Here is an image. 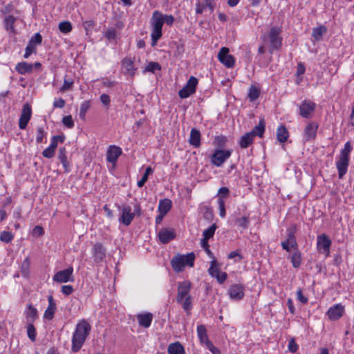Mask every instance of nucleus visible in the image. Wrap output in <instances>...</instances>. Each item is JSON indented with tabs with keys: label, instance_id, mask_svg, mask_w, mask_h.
<instances>
[{
	"label": "nucleus",
	"instance_id": "nucleus-10",
	"mask_svg": "<svg viewBox=\"0 0 354 354\" xmlns=\"http://www.w3.org/2000/svg\"><path fill=\"white\" fill-rule=\"evenodd\" d=\"M73 268L69 267L65 270L59 271L53 276V281L58 283H66L68 281H73L74 278L73 277Z\"/></svg>",
	"mask_w": 354,
	"mask_h": 354
},
{
	"label": "nucleus",
	"instance_id": "nucleus-12",
	"mask_svg": "<svg viewBox=\"0 0 354 354\" xmlns=\"http://www.w3.org/2000/svg\"><path fill=\"white\" fill-rule=\"evenodd\" d=\"M32 110L28 104H25L23 106L21 114L19 120V127L20 129H25L31 118Z\"/></svg>",
	"mask_w": 354,
	"mask_h": 354
},
{
	"label": "nucleus",
	"instance_id": "nucleus-38",
	"mask_svg": "<svg viewBox=\"0 0 354 354\" xmlns=\"http://www.w3.org/2000/svg\"><path fill=\"white\" fill-rule=\"evenodd\" d=\"M291 263L292 266L295 268H299L301 266V252L298 249L295 250V252L291 256Z\"/></svg>",
	"mask_w": 354,
	"mask_h": 354
},
{
	"label": "nucleus",
	"instance_id": "nucleus-36",
	"mask_svg": "<svg viewBox=\"0 0 354 354\" xmlns=\"http://www.w3.org/2000/svg\"><path fill=\"white\" fill-rule=\"evenodd\" d=\"M181 304L182 308L186 312L187 315L191 314V310L193 308L192 297H187L182 299V302H177Z\"/></svg>",
	"mask_w": 354,
	"mask_h": 354
},
{
	"label": "nucleus",
	"instance_id": "nucleus-51",
	"mask_svg": "<svg viewBox=\"0 0 354 354\" xmlns=\"http://www.w3.org/2000/svg\"><path fill=\"white\" fill-rule=\"evenodd\" d=\"M209 275L212 277H217V274L220 272V269L218 267V264L215 260L211 261V266L208 269Z\"/></svg>",
	"mask_w": 354,
	"mask_h": 354
},
{
	"label": "nucleus",
	"instance_id": "nucleus-21",
	"mask_svg": "<svg viewBox=\"0 0 354 354\" xmlns=\"http://www.w3.org/2000/svg\"><path fill=\"white\" fill-rule=\"evenodd\" d=\"M93 253L94 261L96 263L102 262L106 257V249L100 243H97L93 245Z\"/></svg>",
	"mask_w": 354,
	"mask_h": 354
},
{
	"label": "nucleus",
	"instance_id": "nucleus-14",
	"mask_svg": "<svg viewBox=\"0 0 354 354\" xmlns=\"http://www.w3.org/2000/svg\"><path fill=\"white\" fill-rule=\"evenodd\" d=\"M122 68L124 70V73L133 77L136 74L137 68L134 66L133 60L131 57H125L122 62Z\"/></svg>",
	"mask_w": 354,
	"mask_h": 354
},
{
	"label": "nucleus",
	"instance_id": "nucleus-61",
	"mask_svg": "<svg viewBox=\"0 0 354 354\" xmlns=\"http://www.w3.org/2000/svg\"><path fill=\"white\" fill-rule=\"evenodd\" d=\"M35 50L36 47L34 45H32V44H28L25 50L24 57L26 59L29 57L32 53L35 52Z\"/></svg>",
	"mask_w": 354,
	"mask_h": 354
},
{
	"label": "nucleus",
	"instance_id": "nucleus-60",
	"mask_svg": "<svg viewBox=\"0 0 354 354\" xmlns=\"http://www.w3.org/2000/svg\"><path fill=\"white\" fill-rule=\"evenodd\" d=\"M203 209L205 210L203 213V217L204 218L207 220H211L213 218V211L212 209L209 206H205L203 207Z\"/></svg>",
	"mask_w": 354,
	"mask_h": 354
},
{
	"label": "nucleus",
	"instance_id": "nucleus-30",
	"mask_svg": "<svg viewBox=\"0 0 354 354\" xmlns=\"http://www.w3.org/2000/svg\"><path fill=\"white\" fill-rule=\"evenodd\" d=\"M167 351L169 354H185L184 347L179 342L170 344Z\"/></svg>",
	"mask_w": 354,
	"mask_h": 354
},
{
	"label": "nucleus",
	"instance_id": "nucleus-42",
	"mask_svg": "<svg viewBox=\"0 0 354 354\" xmlns=\"http://www.w3.org/2000/svg\"><path fill=\"white\" fill-rule=\"evenodd\" d=\"M326 32V27L324 26H320L313 29L312 36L315 38L316 41H319L322 39V35Z\"/></svg>",
	"mask_w": 354,
	"mask_h": 354
},
{
	"label": "nucleus",
	"instance_id": "nucleus-50",
	"mask_svg": "<svg viewBox=\"0 0 354 354\" xmlns=\"http://www.w3.org/2000/svg\"><path fill=\"white\" fill-rule=\"evenodd\" d=\"M27 335L32 342L35 341L37 333L36 329L32 323H28L27 326Z\"/></svg>",
	"mask_w": 354,
	"mask_h": 354
},
{
	"label": "nucleus",
	"instance_id": "nucleus-64",
	"mask_svg": "<svg viewBox=\"0 0 354 354\" xmlns=\"http://www.w3.org/2000/svg\"><path fill=\"white\" fill-rule=\"evenodd\" d=\"M55 151L53 149H51L50 147H47L46 149H45L43 152H42V155L45 157V158H51L54 156L55 155Z\"/></svg>",
	"mask_w": 354,
	"mask_h": 354
},
{
	"label": "nucleus",
	"instance_id": "nucleus-11",
	"mask_svg": "<svg viewBox=\"0 0 354 354\" xmlns=\"http://www.w3.org/2000/svg\"><path fill=\"white\" fill-rule=\"evenodd\" d=\"M218 60L226 67L232 68L234 66V57L229 54V49L226 47L221 48L218 54Z\"/></svg>",
	"mask_w": 354,
	"mask_h": 354
},
{
	"label": "nucleus",
	"instance_id": "nucleus-15",
	"mask_svg": "<svg viewBox=\"0 0 354 354\" xmlns=\"http://www.w3.org/2000/svg\"><path fill=\"white\" fill-rule=\"evenodd\" d=\"M158 236L160 241L163 244H166L173 240L176 234L173 229L162 228L159 231Z\"/></svg>",
	"mask_w": 354,
	"mask_h": 354
},
{
	"label": "nucleus",
	"instance_id": "nucleus-41",
	"mask_svg": "<svg viewBox=\"0 0 354 354\" xmlns=\"http://www.w3.org/2000/svg\"><path fill=\"white\" fill-rule=\"evenodd\" d=\"M230 189L226 187H221L217 193L216 196L218 197V203L220 201L225 202V200L229 197Z\"/></svg>",
	"mask_w": 354,
	"mask_h": 354
},
{
	"label": "nucleus",
	"instance_id": "nucleus-17",
	"mask_svg": "<svg viewBox=\"0 0 354 354\" xmlns=\"http://www.w3.org/2000/svg\"><path fill=\"white\" fill-rule=\"evenodd\" d=\"M134 216L135 213L131 212V207L129 205H126L122 209V215L119 220L124 225L128 226L131 223Z\"/></svg>",
	"mask_w": 354,
	"mask_h": 354
},
{
	"label": "nucleus",
	"instance_id": "nucleus-43",
	"mask_svg": "<svg viewBox=\"0 0 354 354\" xmlns=\"http://www.w3.org/2000/svg\"><path fill=\"white\" fill-rule=\"evenodd\" d=\"M91 101L90 100H86L84 101L81 105H80V118L84 120L86 118V113L87 111L91 108Z\"/></svg>",
	"mask_w": 354,
	"mask_h": 354
},
{
	"label": "nucleus",
	"instance_id": "nucleus-33",
	"mask_svg": "<svg viewBox=\"0 0 354 354\" xmlns=\"http://www.w3.org/2000/svg\"><path fill=\"white\" fill-rule=\"evenodd\" d=\"M171 207V201L165 198L160 200L158 204V212L159 213L166 215Z\"/></svg>",
	"mask_w": 354,
	"mask_h": 354
},
{
	"label": "nucleus",
	"instance_id": "nucleus-63",
	"mask_svg": "<svg viewBox=\"0 0 354 354\" xmlns=\"http://www.w3.org/2000/svg\"><path fill=\"white\" fill-rule=\"evenodd\" d=\"M73 290L74 289L71 285H64L62 286V292L66 296L72 294Z\"/></svg>",
	"mask_w": 354,
	"mask_h": 354
},
{
	"label": "nucleus",
	"instance_id": "nucleus-23",
	"mask_svg": "<svg viewBox=\"0 0 354 354\" xmlns=\"http://www.w3.org/2000/svg\"><path fill=\"white\" fill-rule=\"evenodd\" d=\"M137 319L140 326L147 328L151 324L153 315L151 313L138 314Z\"/></svg>",
	"mask_w": 354,
	"mask_h": 354
},
{
	"label": "nucleus",
	"instance_id": "nucleus-48",
	"mask_svg": "<svg viewBox=\"0 0 354 354\" xmlns=\"http://www.w3.org/2000/svg\"><path fill=\"white\" fill-rule=\"evenodd\" d=\"M104 36L109 41L115 40L118 37V32L115 28H110L104 32Z\"/></svg>",
	"mask_w": 354,
	"mask_h": 354
},
{
	"label": "nucleus",
	"instance_id": "nucleus-32",
	"mask_svg": "<svg viewBox=\"0 0 354 354\" xmlns=\"http://www.w3.org/2000/svg\"><path fill=\"white\" fill-rule=\"evenodd\" d=\"M163 24L162 13L158 10L154 11L151 17L152 27L162 28Z\"/></svg>",
	"mask_w": 354,
	"mask_h": 354
},
{
	"label": "nucleus",
	"instance_id": "nucleus-37",
	"mask_svg": "<svg viewBox=\"0 0 354 354\" xmlns=\"http://www.w3.org/2000/svg\"><path fill=\"white\" fill-rule=\"evenodd\" d=\"M16 17H15L12 15H8L5 17L3 22H4V26L6 30L10 31L12 32H15V28L13 26L15 21Z\"/></svg>",
	"mask_w": 354,
	"mask_h": 354
},
{
	"label": "nucleus",
	"instance_id": "nucleus-31",
	"mask_svg": "<svg viewBox=\"0 0 354 354\" xmlns=\"http://www.w3.org/2000/svg\"><path fill=\"white\" fill-rule=\"evenodd\" d=\"M38 318L37 310L31 304L28 306V310L26 311V319L28 323H33Z\"/></svg>",
	"mask_w": 354,
	"mask_h": 354
},
{
	"label": "nucleus",
	"instance_id": "nucleus-5",
	"mask_svg": "<svg viewBox=\"0 0 354 354\" xmlns=\"http://www.w3.org/2000/svg\"><path fill=\"white\" fill-rule=\"evenodd\" d=\"M231 150H224L222 149H215L211 155L210 161L212 165L216 167H221L223 163L230 157Z\"/></svg>",
	"mask_w": 354,
	"mask_h": 354
},
{
	"label": "nucleus",
	"instance_id": "nucleus-59",
	"mask_svg": "<svg viewBox=\"0 0 354 354\" xmlns=\"http://www.w3.org/2000/svg\"><path fill=\"white\" fill-rule=\"evenodd\" d=\"M62 122L65 127L71 129L74 127V122L71 115H66L62 118Z\"/></svg>",
	"mask_w": 354,
	"mask_h": 354
},
{
	"label": "nucleus",
	"instance_id": "nucleus-3",
	"mask_svg": "<svg viewBox=\"0 0 354 354\" xmlns=\"http://www.w3.org/2000/svg\"><path fill=\"white\" fill-rule=\"evenodd\" d=\"M194 260L195 254L194 252H190L186 255L177 254L171 259V265L176 272H180L183 270L186 266L193 267Z\"/></svg>",
	"mask_w": 354,
	"mask_h": 354
},
{
	"label": "nucleus",
	"instance_id": "nucleus-40",
	"mask_svg": "<svg viewBox=\"0 0 354 354\" xmlns=\"http://www.w3.org/2000/svg\"><path fill=\"white\" fill-rule=\"evenodd\" d=\"M162 28L152 27L151 31V46H155L157 44L158 40L162 37Z\"/></svg>",
	"mask_w": 354,
	"mask_h": 354
},
{
	"label": "nucleus",
	"instance_id": "nucleus-24",
	"mask_svg": "<svg viewBox=\"0 0 354 354\" xmlns=\"http://www.w3.org/2000/svg\"><path fill=\"white\" fill-rule=\"evenodd\" d=\"M201 134L199 130L193 128L190 132L189 142L195 148H198L201 146Z\"/></svg>",
	"mask_w": 354,
	"mask_h": 354
},
{
	"label": "nucleus",
	"instance_id": "nucleus-6",
	"mask_svg": "<svg viewBox=\"0 0 354 354\" xmlns=\"http://www.w3.org/2000/svg\"><path fill=\"white\" fill-rule=\"evenodd\" d=\"M197 84V78L194 76L190 77L186 84L179 91V97L185 99L194 94L196 92Z\"/></svg>",
	"mask_w": 354,
	"mask_h": 354
},
{
	"label": "nucleus",
	"instance_id": "nucleus-47",
	"mask_svg": "<svg viewBox=\"0 0 354 354\" xmlns=\"http://www.w3.org/2000/svg\"><path fill=\"white\" fill-rule=\"evenodd\" d=\"M216 228H217L216 224L213 223L210 227H209L207 229H206L203 231V238L209 240L210 238L213 237Z\"/></svg>",
	"mask_w": 354,
	"mask_h": 354
},
{
	"label": "nucleus",
	"instance_id": "nucleus-56",
	"mask_svg": "<svg viewBox=\"0 0 354 354\" xmlns=\"http://www.w3.org/2000/svg\"><path fill=\"white\" fill-rule=\"evenodd\" d=\"M46 136V132L43 127H38L37 129L36 142L37 143H41L44 138Z\"/></svg>",
	"mask_w": 354,
	"mask_h": 354
},
{
	"label": "nucleus",
	"instance_id": "nucleus-18",
	"mask_svg": "<svg viewBox=\"0 0 354 354\" xmlns=\"http://www.w3.org/2000/svg\"><path fill=\"white\" fill-rule=\"evenodd\" d=\"M244 286L242 284H234L229 288L230 297L234 300H240L244 296Z\"/></svg>",
	"mask_w": 354,
	"mask_h": 354
},
{
	"label": "nucleus",
	"instance_id": "nucleus-62",
	"mask_svg": "<svg viewBox=\"0 0 354 354\" xmlns=\"http://www.w3.org/2000/svg\"><path fill=\"white\" fill-rule=\"evenodd\" d=\"M297 298L302 304H306L308 302V298L303 295L302 290L299 288L297 290Z\"/></svg>",
	"mask_w": 354,
	"mask_h": 354
},
{
	"label": "nucleus",
	"instance_id": "nucleus-25",
	"mask_svg": "<svg viewBox=\"0 0 354 354\" xmlns=\"http://www.w3.org/2000/svg\"><path fill=\"white\" fill-rule=\"evenodd\" d=\"M214 8V5L212 0H204V2L196 4V12L198 14H201L204 10H209L210 12H212Z\"/></svg>",
	"mask_w": 354,
	"mask_h": 354
},
{
	"label": "nucleus",
	"instance_id": "nucleus-2",
	"mask_svg": "<svg viewBox=\"0 0 354 354\" xmlns=\"http://www.w3.org/2000/svg\"><path fill=\"white\" fill-rule=\"evenodd\" d=\"M353 148L350 142H346L344 148L340 151L336 167L338 171V176L342 178L346 174L350 160V154Z\"/></svg>",
	"mask_w": 354,
	"mask_h": 354
},
{
	"label": "nucleus",
	"instance_id": "nucleus-1",
	"mask_svg": "<svg viewBox=\"0 0 354 354\" xmlns=\"http://www.w3.org/2000/svg\"><path fill=\"white\" fill-rule=\"evenodd\" d=\"M91 329V325L84 319L76 325L72 337L71 350L73 352L76 353L80 350L88 336Z\"/></svg>",
	"mask_w": 354,
	"mask_h": 354
},
{
	"label": "nucleus",
	"instance_id": "nucleus-8",
	"mask_svg": "<svg viewBox=\"0 0 354 354\" xmlns=\"http://www.w3.org/2000/svg\"><path fill=\"white\" fill-rule=\"evenodd\" d=\"M316 108V104L310 100H304L299 106V115L304 118H310Z\"/></svg>",
	"mask_w": 354,
	"mask_h": 354
},
{
	"label": "nucleus",
	"instance_id": "nucleus-57",
	"mask_svg": "<svg viewBox=\"0 0 354 354\" xmlns=\"http://www.w3.org/2000/svg\"><path fill=\"white\" fill-rule=\"evenodd\" d=\"M227 142L226 137L223 136H217L215 138L214 143L215 145L219 147V149H221L225 147V143Z\"/></svg>",
	"mask_w": 354,
	"mask_h": 354
},
{
	"label": "nucleus",
	"instance_id": "nucleus-53",
	"mask_svg": "<svg viewBox=\"0 0 354 354\" xmlns=\"http://www.w3.org/2000/svg\"><path fill=\"white\" fill-rule=\"evenodd\" d=\"M59 30L62 33H68L72 30V25L68 21H62L59 24Z\"/></svg>",
	"mask_w": 354,
	"mask_h": 354
},
{
	"label": "nucleus",
	"instance_id": "nucleus-7",
	"mask_svg": "<svg viewBox=\"0 0 354 354\" xmlns=\"http://www.w3.org/2000/svg\"><path fill=\"white\" fill-rule=\"evenodd\" d=\"M295 227L292 226L287 230L288 237L286 240L281 242V245L283 250L290 252V249H298V244L297 243L296 237L295 236Z\"/></svg>",
	"mask_w": 354,
	"mask_h": 354
},
{
	"label": "nucleus",
	"instance_id": "nucleus-45",
	"mask_svg": "<svg viewBox=\"0 0 354 354\" xmlns=\"http://www.w3.org/2000/svg\"><path fill=\"white\" fill-rule=\"evenodd\" d=\"M153 173V169L151 167H147L142 178L138 181L137 185L139 187H142L145 183L147 181L148 177Z\"/></svg>",
	"mask_w": 354,
	"mask_h": 354
},
{
	"label": "nucleus",
	"instance_id": "nucleus-58",
	"mask_svg": "<svg viewBox=\"0 0 354 354\" xmlns=\"http://www.w3.org/2000/svg\"><path fill=\"white\" fill-rule=\"evenodd\" d=\"M41 41H42V37L39 32H37V33H35L30 38L28 44H32V45H34L35 46L37 44H41Z\"/></svg>",
	"mask_w": 354,
	"mask_h": 354
},
{
	"label": "nucleus",
	"instance_id": "nucleus-26",
	"mask_svg": "<svg viewBox=\"0 0 354 354\" xmlns=\"http://www.w3.org/2000/svg\"><path fill=\"white\" fill-rule=\"evenodd\" d=\"M58 159L62 164L64 168V171L66 173L69 172L71 169L69 163L67 161V151L65 147H61L59 149Z\"/></svg>",
	"mask_w": 354,
	"mask_h": 354
},
{
	"label": "nucleus",
	"instance_id": "nucleus-19",
	"mask_svg": "<svg viewBox=\"0 0 354 354\" xmlns=\"http://www.w3.org/2000/svg\"><path fill=\"white\" fill-rule=\"evenodd\" d=\"M344 308L340 304H336L330 307L327 311V315L331 320H337L342 317Z\"/></svg>",
	"mask_w": 354,
	"mask_h": 354
},
{
	"label": "nucleus",
	"instance_id": "nucleus-55",
	"mask_svg": "<svg viewBox=\"0 0 354 354\" xmlns=\"http://www.w3.org/2000/svg\"><path fill=\"white\" fill-rule=\"evenodd\" d=\"M161 66L158 62H150L145 67V71L155 73L156 71H160Z\"/></svg>",
	"mask_w": 354,
	"mask_h": 354
},
{
	"label": "nucleus",
	"instance_id": "nucleus-54",
	"mask_svg": "<svg viewBox=\"0 0 354 354\" xmlns=\"http://www.w3.org/2000/svg\"><path fill=\"white\" fill-rule=\"evenodd\" d=\"M14 236L10 232L3 231L0 234V241L8 243L12 241Z\"/></svg>",
	"mask_w": 354,
	"mask_h": 354
},
{
	"label": "nucleus",
	"instance_id": "nucleus-49",
	"mask_svg": "<svg viewBox=\"0 0 354 354\" xmlns=\"http://www.w3.org/2000/svg\"><path fill=\"white\" fill-rule=\"evenodd\" d=\"M236 224L243 229H246L248 227L250 220L248 216H242L240 218H237L235 221Z\"/></svg>",
	"mask_w": 354,
	"mask_h": 354
},
{
	"label": "nucleus",
	"instance_id": "nucleus-34",
	"mask_svg": "<svg viewBox=\"0 0 354 354\" xmlns=\"http://www.w3.org/2000/svg\"><path fill=\"white\" fill-rule=\"evenodd\" d=\"M288 136L289 133L283 125H281L278 127L277 131V138L279 142H285L288 140Z\"/></svg>",
	"mask_w": 354,
	"mask_h": 354
},
{
	"label": "nucleus",
	"instance_id": "nucleus-22",
	"mask_svg": "<svg viewBox=\"0 0 354 354\" xmlns=\"http://www.w3.org/2000/svg\"><path fill=\"white\" fill-rule=\"evenodd\" d=\"M48 306L44 312V318L48 320H52L54 317V315L57 309L56 304L52 295H49L48 297Z\"/></svg>",
	"mask_w": 354,
	"mask_h": 354
},
{
	"label": "nucleus",
	"instance_id": "nucleus-9",
	"mask_svg": "<svg viewBox=\"0 0 354 354\" xmlns=\"http://www.w3.org/2000/svg\"><path fill=\"white\" fill-rule=\"evenodd\" d=\"M192 285L189 281H183L178 283V293L176 295V301L182 302V299L187 297H192L189 295Z\"/></svg>",
	"mask_w": 354,
	"mask_h": 354
},
{
	"label": "nucleus",
	"instance_id": "nucleus-16",
	"mask_svg": "<svg viewBox=\"0 0 354 354\" xmlns=\"http://www.w3.org/2000/svg\"><path fill=\"white\" fill-rule=\"evenodd\" d=\"M122 153V151L120 147L115 145H111L107 150L106 160L109 162L115 164Z\"/></svg>",
	"mask_w": 354,
	"mask_h": 354
},
{
	"label": "nucleus",
	"instance_id": "nucleus-27",
	"mask_svg": "<svg viewBox=\"0 0 354 354\" xmlns=\"http://www.w3.org/2000/svg\"><path fill=\"white\" fill-rule=\"evenodd\" d=\"M254 137L253 133L248 132L242 136L239 140V144L241 148L245 149L252 144Z\"/></svg>",
	"mask_w": 354,
	"mask_h": 354
},
{
	"label": "nucleus",
	"instance_id": "nucleus-35",
	"mask_svg": "<svg viewBox=\"0 0 354 354\" xmlns=\"http://www.w3.org/2000/svg\"><path fill=\"white\" fill-rule=\"evenodd\" d=\"M265 127V122L264 119L263 118L259 120V124L255 126L250 133H253V136L254 138L256 136L261 138L264 133Z\"/></svg>",
	"mask_w": 354,
	"mask_h": 354
},
{
	"label": "nucleus",
	"instance_id": "nucleus-13",
	"mask_svg": "<svg viewBox=\"0 0 354 354\" xmlns=\"http://www.w3.org/2000/svg\"><path fill=\"white\" fill-rule=\"evenodd\" d=\"M318 127V124L315 122H311L306 127L304 132V139L305 141L316 138Z\"/></svg>",
	"mask_w": 354,
	"mask_h": 354
},
{
	"label": "nucleus",
	"instance_id": "nucleus-44",
	"mask_svg": "<svg viewBox=\"0 0 354 354\" xmlns=\"http://www.w3.org/2000/svg\"><path fill=\"white\" fill-rule=\"evenodd\" d=\"M260 95V91L255 86H251L248 91V98L250 101L253 102L256 100Z\"/></svg>",
	"mask_w": 354,
	"mask_h": 354
},
{
	"label": "nucleus",
	"instance_id": "nucleus-28",
	"mask_svg": "<svg viewBox=\"0 0 354 354\" xmlns=\"http://www.w3.org/2000/svg\"><path fill=\"white\" fill-rule=\"evenodd\" d=\"M15 70L21 75L31 73L32 71V64H29L26 62H21L16 65Z\"/></svg>",
	"mask_w": 354,
	"mask_h": 354
},
{
	"label": "nucleus",
	"instance_id": "nucleus-52",
	"mask_svg": "<svg viewBox=\"0 0 354 354\" xmlns=\"http://www.w3.org/2000/svg\"><path fill=\"white\" fill-rule=\"evenodd\" d=\"M74 82L72 80H67L64 77V84L59 88V92L64 93L67 91L71 90L73 86Z\"/></svg>",
	"mask_w": 354,
	"mask_h": 354
},
{
	"label": "nucleus",
	"instance_id": "nucleus-46",
	"mask_svg": "<svg viewBox=\"0 0 354 354\" xmlns=\"http://www.w3.org/2000/svg\"><path fill=\"white\" fill-rule=\"evenodd\" d=\"M65 136L64 135H59V136H55L51 138V142L49 146L51 149H53L54 150L56 149L57 147L58 142L62 143L65 140Z\"/></svg>",
	"mask_w": 354,
	"mask_h": 354
},
{
	"label": "nucleus",
	"instance_id": "nucleus-29",
	"mask_svg": "<svg viewBox=\"0 0 354 354\" xmlns=\"http://www.w3.org/2000/svg\"><path fill=\"white\" fill-rule=\"evenodd\" d=\"M197 335L199 338L200 342L202 344H205L206 346L207 344V342H211L209 340L207 333V329L204 325L201 324L197 326Z\"/></svg>",
	"mask_w": 354,
	"mask_h": 354
},
{
	"label": "nucleus",
	"instance_id": "nucleus-20",
	"mask_svg": "<svg viewBox=\"0 0 354 354\" xmlns=\"http://www.w3.org/2000/svg\"><path fill=\"white\" fill-rule=\"evenodd\" d=\"M331 241L325 234L317 236V248L319 250H323L324 252L329 254Z\"/></svg>",
	"mask_w": 354,
	"mask_h": 354
},
{
	"label": "nucleus",
	"instance_id": "nucleus-4",
	"mask_svg": "<svg viewBox=\"0 0 354 354\" xmlns=\"http://www.w3.org/2000/svg\"><path fill=\"white\" fill-rule=\"evenodd\" d=\"M282 30L279 27H272L268 32V37L269 39L270 53H272L274 50H279L282 46V37L280 36Z\"/></svg>",
	"mask_w": 354,
	"mask_h": 354
},
{
	"label": "nucleus",
	"instance_id": "nucleus-39",
	"mask_svg": "<svg viewBox=\"0 0 354 354\" xmlns=\"http://www.w3.org/2000/svg\"><path fill=\"white\" fill-rule=\"evenodd\" d=\"M30 266V259L28 257H26L21 266V272L23 277H28Z\"/></svg>",
	"mask_w": 354,
	"mask_h": 354
}]
</instances>
